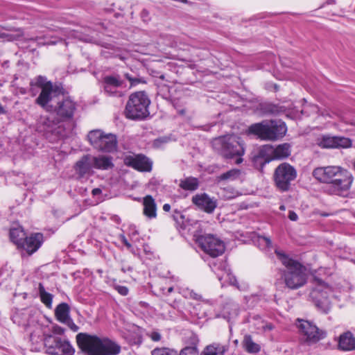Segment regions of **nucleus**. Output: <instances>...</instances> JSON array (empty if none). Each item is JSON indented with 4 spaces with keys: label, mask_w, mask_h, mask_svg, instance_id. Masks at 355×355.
Wrapping results in <instances>:
<instances>
[{
    "label": "nucleus",
    "mask_w": 355,
    "mask_h": 355,
    "mask_svg": "<svg viewBox=\"0 0 355 355\" xmlns=\"http://www.w3.org/2000/svg\"><path fill=\"white\" fill-rule=\"evenodd\" d=\"M275 253L284 266V268L278 270L279 280L291 290L303 287L308 279L306 267L300 261L289 257L283 251L275 250Z\"/></svg>",
    "instance_id": "obj_1"
},
{
    "label": "nucleus",
    "mask_w": 355,
    "mask_h": 355,
    "mask_svg": "<svg viewBox=\"0 0 355 355\" xmlns=\"http://www.w3.org/2000/svg\"><path fill=\"white\" fill-rule=\"evenodd\" d=\"M312 175L320 183L331 184L338 195L347 192L354 181L352 174L339 166L317 167L313 169Z\"/></svg>",
    "instance_id": "obj_2"
},
{
    "label": "nucleus",
    "mask_w": 355,
    "mask_h": 355,
    "mask_svg": "<svg viewBox=\"0 0 355 355\" xmlns=\"http://www.w3.org/2000/svg\"><path fill=\"white\" fill-rule=\"evenodd\" d=\"M76 338L78 347L87 355H117L121 352V347L108 338L87 333H79Z\"/></svg>",
    "instance_id": "obj_3"
},
{
    "label": "nucleus",
    "mask_w": 355,
    "mask_h": 355,
    "mask_svg": "<svg viewBox=\"0 0 355 355\" xmlns=\"http://www.w3.org/2000/svg\"><path fill=\"white\" fill-rule=\"evenodd\" d=\"M287 132L284 121L276 119L263 120L251 124L247 129L248 135H254L263 141H275L283 138Z\"/></svg>",
    "instance_id": "obj_4"
},
{
    "label": "nucleus",
    "mask_w": 355,
    "mask_h": 355,
    "mask_svg": "<svg viewBox=\"0 0 355 355\" xmlns=\"http://www.w3.org/2000/svg\"><path fill=\"white\" fill-rule=\"evenodd\" d=\"M212 146L222 157L226 159L236 158V163L243 162L245 154L244 141L236 135H227L214 139Z\"/></svg>",
    "instance_id": "obj_5"
},
{
    "label": "nucleus",
    "mask_w": 355,
    "mask_h": 355,
    "mask_svg": "<svg viewBox=\"0 0 355 355\" xmlns=\"http://www.w3.org/2000/svg\"><path fill=\"white\" fill-rule=\"evenodd\" d=\"M150 100L145 91L132 93L126 103L123 114L131 120H144L150 115Z\"/></svg>",
    "instance_id": "obj_6"
},
{
    "label": "nucleus",
    "mask_w": 355,
    "mask_h": 355,
    "mask_svg": "<svg viewBox=\"0 0 355 355\" xmlns=\"http://www.w3.org/2000/svg\"><path fill=\"white\" fill-rule=\"evenodd\" d=\"M291 154V146L288 143L277 145L274 148L271 145H265L259 151V155L254 157L255 163H259L263 169L265 164L272 160L284 159Z\"/></svg>",
    "instance_id": "obj_7"
},
{
    "label": "nucleus",
    "mask_w": 355,
    "mask_h": 355,
    "mask_svg": "<svg viewBox=\"0 0 355 355\" xmlns=\"http://www.w3.org/2000/svg\"><path fill=\"white\" fill-rule=\"evenodd\" d=\"M297 175L296 169L293 166L283 162L275 169L273 181L275 187L282 192L288 191Z\"/></svg>",
    "instance_id": "obj_8"
},
{
    "label": "nucleus",
    "mask_w": 355,
    "mask_h": 355,
    "mask_svg": "<svg viewBox=\"0 0 355 355\" xmlns=\"http://www.w3.org/2000/svg\"><path fill=\"white\" fill-rule=\"evenodd\" d=\"M91 145L99 151L112 153L117 148V139L115 135L105 134L99 130H92L87 135Z\"/></svg>",
    "instance_id": "obj_9"
},
{
    "label": "nucleus",
    "mask_w": 355,
    "mask_h": 355,
    "mask_svg": "<svg viewBox=\"0 0 355 355\" xmlns=\"http://www.w3.org/2000/svg\"><path fill=\"white\" fill-rule=\"evenodd\" d=\"M196 243L205 253L213 258L220 256L225 250L224 242L213 234L200 235Z\"/></svg>",
    "instance_id": "obj_10"
},
{
    "label": "nucleus",
    "mask_w": 355,
    "mask_h": 355,
    "mask_svg": "<svg viewBox=\"0 0 355 355\" xmlns=\"http://www.w3.org/2000/svg\"><path fill=\"white\" fill-rule=\"evenodd\" d=\"M297 322V328L302 340L308 345L317 343L326 337L325 332L312 322L300 319H298Z\"/></svg>",
    "instance_id": "obj_11"
},
{
    "label": "nucleus",
    "mask_w": 355,
    "mask_h": 355,
    "mask_svg": "<svg viewBox=\"0 0 355 355\" xmlns=\"http://www.w3.org/2000/svg\"><path fill=\"white\" fill-rule=\"evenodd\" d=\"M44 343L46 352L50 355H73L75 352L68 340L52 335L46 336Z\"/></svg>",
    "instance_id": "obj_12"
},
{
    "label": "nucleus",
    "mask_w": 355,
    "mask_h": 355,
    "mask_svg": "<svg viewBox=\"0 0 355 355\" xmlns=\"http://www.w3.org/2000/svg\"><path fill=\"white\" fill-rule=\"evenodd\" d=\"M312 283L314 287L311 291L310 297L315 306L322 311H325L329 308V305L328 293L325 291L329 288V285L317 277L313 278Z\"/></svg>",
    "instance_id": "obj_13"
},
{
    "label": "nucleus",
    "mask_w": 355,
    "mask_h": 355,
    "mask_svg": "<svg viewBox=\"0 0 355 355\" xmlns=\"http://www.w3.org/2000/svg\"><path fill=\"white\" fill-rule=\"evenodd\" d=\"M76 110V103L70 97H64L59 100L55 106H52L50 112H53L59 122H67L73 120Z\"/></svg>",
    "instance_id": "obj_14"
},
{
    "label": "nucleus",
    "mask_w": 355,
    "mask_h": 355,
    "mask_svg": "<svg viewBox=\"0 0 355 355\" xmlns=\"http://www.w3.org/2000/svg\"><path fill=\"white\" fill-rule=\"evenodd\" d=\"M123 164L137 171L149 173L153 169V162L142 153L128 155L123 157Z\"/></svg>",
    "instance_id": "obj_15"
},
{
    "label": "nucleus",
    "mask_w": 355,
    "mask_h": 355,
    "mask_svg": "<svg viewBox=\"0 0 355 355\" xmlns=\"http://www.w3.org/2000/svg\"><path fill=\"white\" fill-rule=\"evenodd\" d=\"M44 241V235L40 232H34L26 236L18 250L25 252L28 256L36 252Z\"/></svg>",
    "instance_id": "obj_16"
},
{
    "label": "nucleus",
    "mask_w": 355,
    "mask_h": 355,
    "mask_svg": "<svg viewBox=\"0 0 355 355\" xmlns=\"http://www.w3.org/2000/svg\"><path fill=\"white\" fill-rule=\"evenodd\" d=\"M60 89H62V88H60L58 85H53V84L41 89L39 96L35 101V104L38 105L46 112H51L53 105H49V103L52 100V94L58 92H60Z\"/></svg>",
    "instance_id": "obj_17"
},
{
    "label": "nucleus",
    "mask_w": 355,
    "mask_h": 355,
    "mask_svg": "<svg viewBox=\"0 0 355 355\" xmlns=\"http://www.w3.org/2000/svg\"><path fill=\"white\" fill-rule=\"evenodd\" d=\"M123 83V80L118 74L108 75L103 78L104 91L109 96H121L123 94L118 91V89L121 87Z\"/></svg>",
    "instance_id": "obj_18"
},
{
    "label": "nucleus",
    "mask_w": 355,
    "mask_h": 355,
    "mask_svg": "<svg viewBox=\"0 0 355 355\" xmlns=\"http://www.w3.org/2000/svg\"><path fill=\"white\" fill-rule=\"evenodd\" d=\"M192 202L207 214H212L217 207L216 200L204 193L192 197Z\"/></svg>",
    "instance_id": "obj_19"
},
{
    "label": "nucleus",
    "mask_w": 355,
    "mask_h": 355,
    "mask_svg": "<svg viewBox=\"0 0 355 355\" xmlns=\"http://www.w3.org/2000/svg\"><path fill=\"white\" fill-rule=\"evenodd\" d=\"M337 342V349L342 352L355 351V336L350 331H346L334 339Z\"/></svg>",
    "instance_id": "obj_20"
},
{
    "label": "nucleus",
    "mask_w": 355,
    "mask_h": 355,
    "mask_svg": "<svg viewBox=\"0 0 355 355\" xmlns=\"http://www.w3.org/2000/svg\"><path fill=\"white\" fill-rule=\"evenodd\" d=\"M73 168L80 178L89 174L93 168L92 156L89 154L83 155L76 162Z\"/></svg>",
    "instance_id": "obj_21"
},
{
    "label": "nucleus",
    "mask_w": 355,
    "mask_h": 355,
    "mask_svg": "<svg viewBox=\"0 0 355 355\" xmlns=\"http://www.w3.org/2000/svg\"><path fill=\"white\" fill-rule=\"evenodd\" d=\"M93 168L107 171L112 169L114 166L113 158L110 155H100L98 156H92Z\"/></svg>",
    "instance_id": "obj_22"
},
{
    "label": "nucleus",
    "mask_w": 355,
    "mask_h": 355,
    "mask_svg": "<svg viewBox=\"0 0 355 355\" xmlns=\"http://www.w3.org/2000/svg\"><path fill=\"white\" fill-rule=\"evenodd\" d=\"M143 214L149 219L157 218V206L155 200L151 195L143 198Z\"/></svg>",
    "instance_id": "obj_23"
},
{
    "label": "nucleus",
    "mask_w": 355,
    "mask_h": 355,
    "mask_svg": "<svg viewBox=\"0 0 355 355\" xmlns=\"http://www.w3.org/2000/svg\"><path fill=\"white\" fill-rule=\"evenodd\" d=\"M23 36L24 32L21 28L0 25V38H6L8 41H15Z\"/></svg>",
    "instance_id": "obj_24"
},
{
    "label": "nucleus",
    "mask_w": 355,
    "mask_h": 355,
    "mask_svg": "<svg viewBox=\"0 0 355 355\" xmlns=\"http://www.w3.org/2000/svg\"><path fill=\"white\" fill-rule=\"evenodd\" d=\"M26 236V232L24 231L21 226L11 227L10 229V240L13 244L15 245L17 250H19Z\"/></svg>",
    "instance_id": "obj_25"
},
{
    "label": "nucleus",
    "mask_w": 355,
    "mask_h": 355,
    "mask_svg": "<svg viewBox=\"0 0 355 355\" xmlns=\"http://www.w3.org/2000/svg\"><path fill=\"white\" fill-rule=\"evenodd\" d=\"M70 307L67 303L59 304L55 309V317L60 322H67L70 318Z\"/></svg>",
    "instance_id": "obj_26"
},
{
    "label": "nucleus",
    "mask_w": 355,
    "mask_h": 355,
    "mask_svg": "<svg viewBox=\"0 0 355 355\" xmlns=\"http://www.w3.org/2000/svg\"><path fill=\"white\" fill-rule=\"evenodd\" d=\"M242 345L244 349L250 354H256L259 352L261 350V346L259 344L254 343L252 336L249 334L244 336Z\"/></svg>",
    "instance_id": "obj_27"
},
{
    "label": "nucleus",
    "mask_w": 355,
    "mask_h": 355,
    "mask_svg": "<svg viewBox=\"0 0 355 355\" xmlns=\"http://www.w3.org/2000/svg\"><path fill=\"white\" fill-rule=\"evenodd\" d=\"M180 187L185 191H195L199 187L198 179L194 177H188L180 180Z\"/></svg>",
    "instance_id": "obj_28"
},
{
    "label": "nucleus",
    "mask_w": 355,
    "mask_h": 355,
    "mask_svg": "<svg viewBox=\"0 0 355 355\" xmlns=\"http://www.w3.org/2000/svg\"><path fill=\"white\" fill-rule=\"evenodd\" d=\"M225 348L220 345L212 344L206 346L200 355H224Z\"/></svg>",
    "instance_id": "obj_29"
},
{
    "label": "nucleus",
    "mask_w": 355,
    "mask_h": 355,
    "mask_svg": "<svg viewBox=\"0 0 355 355\" xmlns=\"http://www.w3.org/2000/svg\"><path fill=\"white\" fill-rule=\"evenodd\" d=\"M40 301L49 309L52 306L53 295L46 292L42 283L38 285Z\"/></svg>",
    "instance_id": "obj_30"
},
{
    "label": "nucleus",
    "mask_w": 355,
    "mask_h": 355,
    "mask_svg": "<svg viewBox=\"0 0 355 355\" xmlns=\"http://www.w3.org/2000/svg\"><path fill=\"white\" fill-rule=\"evenodd\" d=\"M260 110L264 114H277L282 112L281 107L273 103L261 104Z\"/></svg>",
    "instance_id": "obj_31"
},
{
    "label": "nucleus",
    "mask_w": 355,
    "mask_h": 355,
    "mask_svg": "<svg viewBox=\"0 0 355 355\" xmlns=\"http://www.w3.org/2000/svg\"><path fill=\"white\" fill-rule=\"evenodd\" d=\"M51 84H53V83L50 80H47L46 77L43 76H37L35 78L34 81H31L30 83V86L31 87H36L41 89L51 85ZM31 90H32V88H31Z\"/></svg>",
    "instance_id": "obj_32"
},
{
    "label": "nucleus",
    "mask_w": 355,
    "mask_h": 355,
    "mask_svg": "<svg viewBox=\"0 0 355 355\" xmlns=\"http://www.w3.org/2000/svg\"><path fill=\"white\" fill-rule=\"evenodd\" d=\"M318 144L323 148H336V136H323Z\"/></svg>",
    "instance_id": "obj_33"
},
{
    "label": "nucleus",
    "mask_w": 355,
    "mask_h": 355,
    "mask_svg": "<svg viewBox=\"0 0 355 355\" xmlns=\"http://www.w3.org/2000/svg\"><path fill=\"white\" fill-rule=\"evenodd\" d=\"M352 141L349 138L336 136V148H347L351 147Z\"/></svg>",
    "instance_id": "obj_34"
},
{
    "label": "nucleus",
    "mask_w": 355,
    "mask_h": 355,
    "mask_svg": "<svg viewBox=\"0 0 355 355\" xmlns=\"http://www.w3.org/2000/svg\"><path fill=\"white\" fill-rule=\"evenodd\" d=\"M240 174V171L237 169H232L230 170L223 174H221L218 177L219 180H234L237 178Z\"/></svg>",
    "instance_id": "obj_35"
},
{
    "label": "nucleus",
    "mask_w": 355,
    "mask_h": 355,
    "mask_svg": "<svg viewBox=\"0 0 355 355\" xmlns=\"http://www.w3.org/2000/svg\"><path fill=\"white\" fill-rule=\"evenodd\" d=\"M180 355H199L197 343H194L192 346H187L182 348L180 352Z\"/></svg>",
    "instance_id": "obj_36"
},
{
    "label": "nucleus",
    "mask_w": 355,
    "mask_h": 355,
    "mask_svg": "<svg viewBox=\"0 0 355 355\" xmlns=\"http://www.w3.org/2000/svg\"><path fill=\"white\" fill-rule=\"evenodd\" d=\"M173 349L168 347H156L151 352V355H175Z\"/></svg>",
    "instance_id": "obj_37"
},
{
    "label": "nucleus",
    "mask_w": 355,
    "mask_h": 355,
    "mask_svg": "<svg viewBox=\"0 0 355 355\" xmlns=\"http://www.w3.org/2000/svg\"><path fill=\"white\" fill-rule=\"evenodd\" d=\"M124 77L130 82V87H135L140 83H142V84L146 83V81L145 80V79L144 78H133L128 73H125Z\"/></svg>",
    "instance_id": "obj_38"
},
{
    "label": "nucleus",
    "mask_w": 355,
    "mask_h": 355,
    "mask_svg": "<svg viewBox=\"0 0 355 355\" xmlns=\"http://www.w3.org/2000/svg\"><path fill=\"white\" fill-rule=\"evenodd\" d=\"M114 289L121 295L125 296L128 294L129 289L127 286L116 285Z\"/></svg>",
    "instance_id": "obj_39"
},
{
    "label": "nucleus",
    "mask_w": 355,
    "mask_h": 355,
    "mask_svg": "<svg viewBox=\"0 0 355 355\" xmlns=\"http://www.w3.org/2000/svg\"><path fill=\"white\" fill-rule=\"evenodd\" d=\"M63 323L66 324L69 327V329L74 332L78 331V330L79 329L78 326L74 323V322L71 318L68 319L67 322Z\"/></svg>",
    "instance_id": "obj_40"
},
{
    "label": "nucleus",
    "mask_w": 355,
    "mask_h": 355,
    "mask_svg": "<svg viewBox=\"0 0 355 355\" xmlns=\"http://www.w3.org/2000/svg\"><path fill=\"white\" fill-rule=\"evenodd\" d=\"M52 331L53 334L57 335H63L64 333V329L58 324H55L52 327Z\"/></svg>",
    "instance_id": "obj_41"
},
{
    "label": "nucleus",
    "mask_w": 355,
    "mask_h": 355,
    "mask_svg": "<svg viewBox=\"0 0 355 355\" xmlns=\"http://www.w3.org/2000/svg\"><path fill=\"white\" fill-rule=\"evenodd\" d=\"M169 141V138L164 137H160L155 140L154 144L157 146H160L161 144L167 143Z\"/></svg>",
    "instance_id": "obj_42"
},
{
    "label": "nucleus",
    "mask_w": 355,
    "mask_h": 355,
    "mask_svg": "<svg viewBox=\"0 0 355 355\" xmlns=\"http://www.w3.org/2000/svg\"><path fill=\"white\" fill-rule=\"evenodd\" d=\"M159 289H160V291H162L163 294L168 295L173 292V286H168L167 287L160 286Z\"/></svg>",
    "instance_id": "obj_43"
},
{
    "label": "nucleus",
    "mask_w": 355,
    "mask_h": 355,
    "mask_svg": "<svg viewBox=\"0 0 355 355\" xmlns=\"http://www.w3.org/2000/svg\"><path fill=\"white\" fill-rule=\"evenodd\" d=\"M150 338L153 341L158 342L161 340V335L157 331H153L150 334Z\"/></svg>",
    "instance_id": "obj_44"
},
{
    "label": "nucleus",
    "mask_w": 355,
    "mask_h": 355,
    "mask_svg": "<svg viewBox=\"0 0 355 355\" xmlns=\"http://www.w3.org/2000/svg\"><path fill=\"white\" fill-rule=\"evenodd\" d=\"M288 218L292 221H296L298 219V216L294 211H289Z\"/></svg>",
    "instance_id": "obj_45"
},
{
    "label": "nucleus",
    "mask_w": 355,
    "mask_h": 355,
    "mask_svg": "<svg viewBox=\"0 0 355 355\" xmlns=\"http://www.w3.org/2000/svg\"><path fill=\"white\" fill-rule=\"evenodd\" d=\"M121 241L122 243L128 248H130L132 247V245L130 244V243L128 241V239L125 238V236L122 235L121 237Z\"/></svg>",
    "instance_id": "obj_46"
},
{
    "label": "nucleus",
    "mask_w": 355,
    "mask_h": 355,
    "mask_svg": "<svg viewBox=\"0 0 355 355\" xmlns=\"http://www.w3.org/2000/svg\"><path fill=\"white\" fill-rule=\"evenodd\" d=\"M102 193V191L101 189L99 188H95V189H93L92 191V194L95 196H97V195H99Z\"/></svg>",
    "instance_id": "obj_47"
},
{
    "label": "nucleus",
    "mask_w": 355,
    "mask_h": 355,
    "mask_svg": "<svg viewBox=\"0 0 355 355\" xmlns=\"http://www.w3.org/2000/svg\"><path fill=\"white\" fill-rule=\"evenodd\" d=\"M163 210L164 211H166V212L169 211L171 210V205L169 204H167V203L164 204L163 205Z\"/></svg>",
    "instance_id": "obj_48"
},
{
    "label": "nucleus",
    "mask_w": 355,
    "mask_h": 355,
    "mask_svg": "<svg viewBox=\"0 0 355 355\" xmlns=\"http://www.w3.org/2000/svg\"><path fill=\"white\" fill-rule=\"evenodd\" d=\"M264 240L266 242L267 246H270L271 245L272 242L269 238L264 237Z\"/></svg>",
    "instance_id": "obj_49"
},
{
    "label": "nucleus",
    "mask_w": 355,
    "mask_h": 355,
    "mask_svg": "<svg viewBox=\"0 0 355 355\" xmlns=\"http://www.w3.org/2000/svg\"><path fill=\"white\" fill-rule=\"evenodd\" d=\"M336 3V1L335 0H327V3L330 5V4H334Z\"/></svg>",
    "instance_id": "obj_50"
},
{
    "label": "nucleus",
    "mask_w": 355,
    "mask_h": 355,
    "mask_svg": "<svg viewBox=\"0 0 355 355\" xmlns=\"http://www.w3.org/2000/svg\"><path fill=\"white\" fill-rule=\"evenodd\" d=\"M6 111L2 105L0 104V114H5Z\"/></svg>",
    "instance_id": "obj_51"
},
{
    "label": "nucleus",
    "mask_w": 355,
    "mask_h": 355,
    "mask_svg": "<svg viewBox=\"0 0 355 355\" xmlns=\"http://www.w3.org/2000/svg\"><path fill=\"white\" fill-rule=\"evenodd\" d=\"M279 209L282 211H284L286 209V207L284 205H282L279 207Z\"/></svg>",
    "instance_id": "obj_52"
},
{
    "label": "nucleus",
    "mask_w": 355,
    "mask_h": 355,
    "mask_svg": "<svg viewBox=\"0 0 355 355\" xmlns=\"http://www.w3.org/2000/svg\"><path fill=\"white\" fill-rule=\"evenodd\" d=\"M38 39L37 37H35V38H31L30 40H32V41H37Z\"/></svg>",
    "instance_id": "obj_53"
},
{
    "label": "nucleus",
    "mask_w": 355,
    "mask_h": 355,
    "mask_svg": "<svg viewBox=\"0 0 355 355\" xmlns=\"http://www.w3.org/2000/svg\"><path fill=\"white\" fill-rule=\"evenodd\" d=\"M181 2L184 3H188V1L187 0H180Z\"/></svg>",
    "instance_id": "obj_54"
},
{
    "label": "nucleus",
    "mask_w": 355,
    "mask_h": 355,
    "mask_svg": "<svg viewBox=\"0 0 355 355\" xmlns=\"http://www.w3.org/2000/svg\"><path fill=\"white\" fill-rule=\"evenodd\" d=\"M322 216H327L328 214H325V213H322L320 214Z\"/></svg>",
    "instance_id": "obj_55"
},
{
    "label": "nucleus",
    "mask_w": 355,
    "mask_h": 355,
    "mask_svg": "<svg viewBox=\"0 0 355 355\" xmlns=\"http://www.w3.org/2000/svg\"><path fill=\"white\" fill-rule=\"evenodd\" d=\"M159 78L162 79V80H164V75L160 76Z\"/></svg>",
    "instance_id": "obj_56"
}]
</instances>
